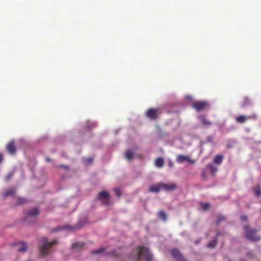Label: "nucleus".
Listing matches in <instances>:
<instances>
[{
  "mask_svg": "<svg viewBox=\"0 0 261 261\" xmlns=\"http://www.w3.org/2000/svg\"><path fill=\"white\" fill-rule=\"evenodd\" d=\"M207 105V103L204 101H197L195 102L193 105V108L197 111H200L204 109Z\"/></svg>",
  "mask_w": 261,
  "mask_h": 261,
  "instance_id": "obj_7",
  "label": "nucleus"
},
{
  "mask_svg": "<svg viewBox=\"0 0 261 261\" xmlns=\"http://www.w3.org/2000/svg\"><path fill=\"white\" fill-rule=\"evenodd\" d=\"M27 261H32V260H27Z\"/></svg>",
  "mask_w": 261,
  "mask_h": 261,
  "instance_id": "obj_41",
  "label": "nucleus"
},
{
  "mask_svg": "<svg viewBox=\"0 0 261 261\" xmlns=\"http://www.w3.org/2000/svg\"><path fill=\"white\" fill-rule=\"evenodd\" d=\"M159 109H150L146 112V115L151 119H155L158 116Z\"/></svg>",
  "mask_w": 261,
  "mask_h": 261,
  "instance_id": "obj_6",
  "label": "nucleus"
},
{
  "mask_svg": "<svg viewBox=\"0 0 261 261\" xmlns=\"http://www.w3.org/2000/svg\"><path fill=\"white\" fill-rule=\"evenodd\" d=\"M46 161H50V159L49 158H46Z\"/></svg>",
  "mask_w": 261,
  "mask_h": 261,
  "instance_id": "obj_39",
  "label": "nucleus"
},
{
  "mask_svg": "<svg viewBox=\"0 0 261 261\" xmlns=\"http://www.w3.org/2000/svg\"><path fill=\"white\" fill-rule=\"evenodd\" d=\"M13 173H10L6 176V180H8L10 179V178L12 176Z\"/></svg>",
  "mask_w": 261,
  "mask_h": 261,
  "instance_id": "obj_30",
  "label": "nucleus"
},
{
  "mask_svg": "<svg viewBox=\"0 0 261 261\" xmlns=\"http://www.w3.org/2000/svg\"><path fill=\"white\" fill-rule=\"evenodd\" d=\"M224 220V217H223V216H220L218 218V221H217V223H219L222 220Z\"/></svg>",
  "mask_w": 261,
  "mask_h": 261,
  "instance_id": "obj_33",
  "label": "nucleus"
},
{
  "mask_svg": "<svg viewBox=\"0 0 261 261\" xmlns=\"http://www.w3.org/2000/svg\"><path fill=\"white\" fill-rule=\"evenodd\" d=\"M92 158H88V159H87L86 160H85V162L86 164H90L92 162Z\"/></svg>",
  "mask_w": 261,
  "mask_h": 261,
  "instance_id": "obj_32",
  "label": "nucleus"
},
{
  "mask_svg": "<svg viewBox=\"0 0 261 261\" xmlns=\"http://www.w3.org/2000/svg\"><path fill=\"white\" fill-rule=\"evenodd\" d=\"M252 118H256V115H253L252 117L251 116L247 117V116H245L244 115H241V116L237 117L236 118V120L238 122L243 123L245 121H246L247 119H251Z\"/></svg>",
  "mask_w": 261,
  "mask_h": 261,
  "instance_id": "obj_12",
  "label": "nucleus"
},
{
  "mask_svg": "<svg viewBox=\"0 0 261 261\" xmlns=\"http://www.w3.org/2000/svg\"><path fill=\"white\" fill-rule=\"evenodd\" d=\"M210 204L208 203H201V208L205 210H206L208 207H209Z\"/></svg>",
  "mask_w": 261,
  "mask_h": 261,
  "instance_id": "obj_27",
  "label": "nucleus"
},
{
  "mask_svg": "<svg viewBox=\"0 0 261 261\" xmlns=\"http://www.w3.org/2000/svg\"><path fill=\"white\" fill-rule=\"evenodd\" d=\"M247 219V217L245 216H243L241 217V220L243 221L246 220Z\"/></svg>",
  "mask_w": 261,
  "mask_h": 261,
  "instance_id": "obj_35",
  "label": "nucleus"
},
{
  "mask_svg": "<svg viewBox=\"0 0 261 261\" xmlns=\"http://www.w3.org/2000/svg\"><path fill=\"white\" fill-rule=\"evenodd\" d=\"M162 190L161 182L157 185H152L149 188V191L151 192H158Z\"/></svg>",
  "mask_w": 261,
  "mask_h": 261,
  "instance_id": "obj_13",
  "label": "nucleus"
},
{
  "mask_svg": "<svg viewBox=\"0 0 261 261\" xmlns=\"http://www.w3.org/2000/svg\"><path fill=\"white\" fill-rule=\"evenodd\" d=\"M162 189H163L166 191H170L176 188V185L174 183L170 184H163L161 183Z\"/></svg>",
  "mask_w": 261,
  "mask_h": 261,
  "instance_id": "obj_8",
  "label": "nucleus"
},
{
  "mask_svg": "<svg viewBox=\"0 0 261 261\" xmlns=\"http://www.w3.org/2000/svg\"><path fill=\"white\" fill-rule=\"evenodd\" d=\"M158 216L164 221H165L167 219L166 214L163 211H161L159 213Z\"/></svg>",
  "mask_w": 261,
  "mask_h": 261,
  "instance_id": "obj_21",
  "label": "nucleus"
},
{
  "mask_svg": "<svg viewBox=\"0 0 261 261\" xmlns=\"http://www.w3.org/2000/svg\"><path fill=\"white\" fill-rule=\"evenodd\" d=\"M207 168L210 169V171L212 174H214L215 172L217 171L218 168L216 165H214V163H210L207 165Z\"/></svg>",
  "mask_w": 261,
  "mask_h": 261,
  "instance_id": "obj_16",
  "label": "nucleus"
},
{
  "mask_svg": "<svg viewBox=\"0 0 261 261\" xmlns=\"http://www.w3.org/2000/svg\"><path fill=\"white\" fill-rule=\"evenodd\" d=\"M89 123H90V122L88 121L87 124H89ZM90 125H91V126H89L88 124H87L86 127L88 129H90L92 127H95L96 125V123L94 122H90Z\"/></svg>",
  "mask_w": 261,
  "mask_h": 261,
  "instance_id": "obj_26",
  "label": "nucleus"
},
{
  "mask_svg": "<svg viewBox=\"0 0 261 261\" xmlns=\"http://www.w3.org/2000/svg\"><path fill=\"white\" fill-rule=\"evenodd\" d=\"M84 243L83 242H78L73 244L72 248L74 249H79L83 247Z\"/></svg>",
  "mask_w": 261,
  "mask_h": 261,
  "instance_id": "obj_20",
  "label": "nucleus"
},
{
  "mask_svg": "<svg viewBox=\"0 0 261 261\" xmlns=\"http://www.w3.org/2000/svg\"><path fill=\"white\" fill-rule=\"evenodd\" d=\"M250 103V102L249 99L247 98H244V102L242 103V107H244L247 105H248Z\"/></svg>",
  "mask_w": 261,
  "mask_h": 261,
  "instance_id": "obj_28",
  "label": "nucleus"
},
{
  "mask_svg": "<svg viewBox=\"0 0 261 261\" xmlns=\"http://www.w3.org/2000/svg\"><path fill=\"white\" fill-rule=\"evenodd\" d=\"M134 155V152L130 150L126 151L124 154L125 158L128 160H130Z\"/></svg>",
  "mask_w": 261,
  "mask_h": 261,
  "instance_id": "obj_18",
  "label": "nucleus"
},
{
  "mask_svg": "<svg viewBox=\"0 0 261 261\" xmlns=\"http://www.w3.org/2000/svg\"><path fill=\"white\" fill-rule=\"evenodd\" d=\"M104 249L103 248H101L98 249L94 250L92 251V254H98V253H101L103 252Z\"/></svg>",
  "mask_w": 261,
  "mask_h": 261,
  "instance_id": "obj_25",
  "label": "nucleus"
},
{
  "mask_svg": "<svg viewBox=\"0 0 261 261\" xmlns=\"http://www.w3.org/2000/svg\"><path fill=\"white\" fill-rule=\"evenodd\" d=\"M168 164L170 167H172L173 166V163L171 160L169 161Z\"/></svg>",
  "mask_w": 261,
  "mask_h": 261,
  "instance_id": "obj_34",
  "label": "nucleus"
},
{
  "mask_svg": "<svg viewBox=\"0 0 261 261\" xmlns=\"http://www.w3.org/2000/svg\"><path fill=\"white\" fill-rule=\"evenodd\" d=\"M198 119L204 125H211L212 124L211 122L207 120L204 116H199L198 117Z\"/></svg>",
  "mask_w": 261,
  "mask_h": 261,
  "instance_id": "obj_15",
  "label": "nucleus"
},
{
  "mask_svg": "<svg viewBox=\"0 0 261 261\" xmlns=\"http://www.w3.org/2000/svg\"><path fill=\"white\" fill-rule=\"evenodd\" d=\"M171 254L172 256L178 261H182V257L179 251L176 249H173L171 250Z\"/></svg>",
  "mask_w": 261,
  "mask_h": 261,
  "instance_id": "obj_9",
  "label": "nucleus"
},
{
  "mask_svg": "<svg viewBox=\"0 0 261 261\" xmlns=\"http://www.w3.org/2000/svg\"><path fill=\"white\" fill-rule=\"evenodd\" d=\"M38 209L36 207H34L29 210L27 214V218H29L36 216L38 214Z\"/></svg>",
  "mask_w": 261,
  "mask_h": 261,
  "instance_id": "obj_11",
  "label": "nucleus"
},
{
  "mask_svg": "<svg viewBox=\"0 0 261 261\" xmlns=\"http://www.w3.org/2000/svg\"><path fill=\"white\" fill-rule=\"evenodd\" d=\"M59 229H61V228H58L56 230H58Z\"/></svg>",
  "mask_w": 261,
  "mask_h": 261,
  "instance_id": "obj_40",
  "label": "nucleus"
},
{
  "mask_svg": "<svg viewBox=\"0 0 261 261\" xmlns=\"http://www.w3.org/2000/svg\"><path fill=\"white\" fill-rule=\"evenodd\" d=\"M163 159L162 158H158L155 161V165L157 167H162L163 166Z\"/></svg>",
  "mask_w": 261,
  "mask_h": 261,
  "instance_id": "obj_19",
  "label": "nucleus"
},
{
  "mask_svg": "<svg viewBox=\"0 0 261 261\" xmlns=\"http://www.w3.org/2000/svg\"><path fill=\"white\" fill-rule=\"evenodd\" d=\"M114 192L115 193L117 197H119L121 195V192L120 190L118 188L115 189Z\"/></svg>",
  "mask_w": 261,
  "mask_h": 261,
  "instance_id": "obj_29",
  "label": "nucleus"
},
{
  "mask_svg": "<svg viewBox=\"0 0 261 261\" xmlns=\"http://www.w3.org/2000/svg\"><path fill=\"white\" fill-rule=\"evenodd\" d=\"M254 193L256 196H257V197L259 196L261 194V189H260V187H257L255 188L254 189Z\"/></svg>",
  "mask_w": 261,
  "mask_h": 261,
  "instance_id": "obj_23",
  "label": "nucleus"
},
{
  "mask_svg": "<svg viewBox=\"0 0 261 261\" xmlns=\"http://www.w3.org/2000/svg\"><path fill=\"white\" fill-rule=\"evenodd\" d=\"M28 249L27 244L23 242H20L17 245V249L19 252L24 253Z\"/></svg>",
  "mask_w": 261,
  "mask_h": 261,
  "instance_id": "obj_10",
  "label": "nucleus"
},
{
  "mask_svg": "<svg viewBox=\"0 0 261 261\" xmlns=\"http://www.w3.org/2000/svg\"><path fill=\"white\" fill-rule=\"evenodd\" d=\"M223 156L220 154L217 155L213 160V163L216 165H219L222 162Z\"/></svg>",
  "mask_w": 261,
  "mask_h": 261,
  "instance_id": "obj_17",
  "label": "nucleus"
},
{
  "mask_svg": "<svg viewBox=\"0 0 261 261\" xmlns=\"http://www.w3.org/2000/svg\"><path fill=\"white\" fill-rule=\"evenodd\" d=\"M24 201H25V199L22 198H19L18 199L19 204L23 203L24 202Z\"/></svg>",
  "mask_w": 261,
  "mask_h": 261,
  "instance_id": "obj_31",
  "label": "nucleus"
},
{
  "mask_svg": "<svg viewBox=\"0 0 261 261\" xmlns=\"http://www.w3.org/2000/svg\"><path fill=\"white\" fill-rule=\"evenodd\" d=\"M141 256L143 257L146 261H150L152 259V255L148 249L141 247H138L134 250L130 257L136 261H139Z\"/></svg>",
  "mask_w": 261,
  "mask_h": 261,
  "instance_id": "obj_1",
  "label": "nucleus"
},
{
  "mask_svg": "<svg viewBox=\"0 0 261 261\" xmlns=\"http://www.w3.org/2000/svg\"><path fill=\"white\" fill-rule=\"evenodd\" d=\"M97 198L105 204H108L109 203V194L106 191H103L100 192L98 195Z\"/></svg>",
  "mask_w": 261,
  "mask_h": 261,
  "instance_id": "obj_4",
  "label": "nucleus"
},
{
  "mask_svg": "<svg viewBox=\"0 0 261 261\" xmlns=\"http://www.w3.org/2000/svg\"><path fill=\"white\" fill-rule=\"evenodd\" d=\"M7 149L10 154H14L15 153L16 149L14 145V141H12L9 142L7 145Z\"/></svg>",
  "mask_w": 261,
  "mask_h": 261,
  "instance_id": "obj_14",
  "label": "nucleus"
},
{
  "mask_svg": "<svg viewBox=\"0 0 261 261\" xmlns=\"http://www.w3.org/2000/svg\"><path fill=\"white\" fill-rule=\"evenodd\" d=\"M176 161L179 163H182L186 161L192 164L195 162V160H191L188 156L184 155H179L177 158Z\"/></svg>",
  "mask_w": 261,
  "mask_h": 261,
  "instance_id": "obj_5",
  "label": "nucleus"
},
{
  "mask_svg": "<svg viewBox=\"0 0 261 261\" xmlns=\"http://www.w3.org/2000/svg\"><path fill=\"white\" fill-rule=\"evenodd\" d=\"M186 98H187V99H191L192 97H191V96H187L186 97Z\"/></svg>",
  "mask_w": 261,
  "mask_h": 261,
  "instance_id": "obj_37",
  "label": "nucleus"
},
{
  "mask_svg": "<svg viewBox=\"0 0 261 261\" xmlns=\"http://www.w3.org/2000/svg\"><path fill=\"white\" fill-rule=\"evenodd\" d=\"M3 160L2 154L0 153V162Z\"/></svg>",
  "mask_w": 261,
  "mask_h": 261,
  "instance_id": "obj_36",
  "label": "nucleus"
},
{
  "mask_svg": "<svg viewBox=\"0 0 261 261\" xmlns=\"http://www.w3.org/2000/svg\"><path fill=\"white\" fill-rule=\"evenodd\" d=\"M15 189L13 188H11L8 189L5 193V196L12 195L14 193Z\"/></svg>",
  "mask_w": 261,
  "mask_h": 261,
  "instance_id": "obj_24",
  "label": "nucleus"
},
{
  "mask_svg": "<svg viewBox=\"0 0 261 261\" xmlns=\"http://www.w3.org/2000/svg\"><path fill=\"white\" fill-rule=\"evenodd\" d=\"M217 242V239L216 238L215 239H214V240H212V241H211L207 244V247L208 248H214L215 246V245H216Z\"/></svg>",
  "mask_w": 261,
  "mask_h": 261,
  "instance_id": "obj_22",
  "label": "nucleus"
},
{
  "mask_svg": "<svg viewBox=\"0 0 261 261\" xmlns=\"http://www.w3.org/2000/svg\"><path fill=\"white\" fill-rule=\"evenodd\" d=\"M57 243V241L54 240L48 241L46 238H42L39 240V251L40 254L42 256H45L49 253V250L53 245Z\"/></svg>",
  "mask_w": 261,
  "mask_h": 261,
  "instance_id": "obj_2",
  "label": "nucleus"
},
{
  "mask_svg": "<svg viewBox=\"0 0 261 261\" xmlns=\"http://www.w3.org/2000/svg\"><path fill=\"white\" fill-rule=\"evenodd\" d=\"M68 226H65L64 227V228H64V229H67V228H68Z\"/></svg>",
  "mask_w": 261,
  "mask_h": 261,
  "instance_id": "obj_38",
  "label": "nucleus"
},
{
  "mask_svg": "<svg viewBox=\"0 0 261 261\" xmlns=\"http://www.w3.org/2000/svg\"><path fill=\"white\" fill-rule=\"evenodd\" d=\"M246 238L251 241H255L260 240V237L256 235V231L253 229H248L247 226H244Z\"/></svg>",
  "mask_w": 261,
  "mask_h": 261,
  "instance_id": "obj_3",
  "label": "nucleus"
}]
</instances>
